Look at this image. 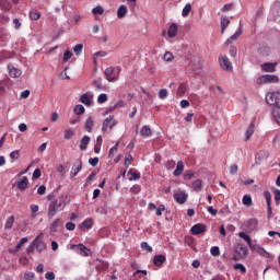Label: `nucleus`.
I'll use <instances>...</instances> for the list:
<instances>
[{
  "mask_svg": "<svg viewBox=\"0 0 280 280\" xmlns=\"http://www.w3.org/2000/svg\"><path fill=\"white\" fill-rule=\"evenodd\" d=\"M266 102L269 106L280 108V92H270L266 95Z\"/></svg>",
  "mask_w": 280,
  "mask_h": 280,
  "instance_id": "obj_1",
  "label": "nucleus"
},
{
  "mask_svg": "<svg viewBox=\"0 0 280 280\" xmlns=\"http://www.w3.org/2000/svg\"><path fill=\"white\" fill-rule=\"evenodd\" d=\"M189 67L192 73H200L202 71V61L198 55L191 57Z\"/></svg>",
  "mask_w": 280,
  "mask_h": 280,
  "instance_id": "obj_2",
  "label": "nucleus"
},
{
  "mask_svg": "<svg viewBox=\"0 0 280 280\" xmlns=\"http://www.w3.org/2000/svg\"><path fill=\"white\" fill-rule=\"evenodd\" d=\"M33 246H35L37 253H43V250L47 248V244L45 243V241H43V233L34 238Z\"/></svg>",
  "mask_w": 280,
  "mask_h": 280,
  "instance_id": "obj_3",
  "label": "nucleus"
},
{
  "mask_svg": "<svg viewBox=\"0 0 280 280\" xmlns=\"http://www.w3.org/2000/svg\"><path fill=\"white\" fill-rule=\"evenodd\" d=\"M71 250H74L78 255H82L83 257H89L91 255V249L86 248L83 244L71 245Z\"/></svg>",
  "mask_w": 280,
  "mask_h": 280,
  "instance_id": "obj_4",
  "label": "nucleus"
},
{
  "mask_svg": "<svg viewBox=\"0 0 280 280\" xmlns=\"http://www.w3.org/2000/svg\"><path fill=\"white\" fill-rule=\"evenodd\" d=\"M275 82H279V78L273 74H265L257 80V84H272Z\"/></svg>",
  "mask_w": 280,
  "mask_h": 280,
  "instance_id": "obj_5",
  "label": "nucleus"
},
{
  "mask_svg": "<svg viewBox=\"0 0 280 280\" xmlns=\"http://www.w3.org/2000/svg\"><path fill=\"white\" fill-rule=\"evenodd\" d=\"M60 207H62V202H58V200L51 201L48 207V218H54V215L58 213Z\"/></svg>",
  "mask_w": 280,
  "mask_h": 280,
  "instance_id": "obj_6",
  "label": "nucleus"
},
{
  "mask_svg": "<svg viewBox=\"0 0 280 280\" xmlns=\"http://www.w3.org/2000/svg\"><path fill=\"white\" fill-rule=\"evenodd\" d=\"M258 224L259 222L257 221V219H249L243 224V229L244 231H246V233H253V231L257 229Z\"/></svg>",
  "mask_w": 280,
  "mask_h": 280,
  "instance_id": "obj_7",
  "label": "nucleus"
},
{
  "mask_svg": "<svg viewBox=\"0 0 280 280\" xmlns=\"http://www.w3.org/2000/svg\"><path fill=\"white\" fill-rule=\"evenodd\" d=\"M220 67L224 71H233V63H231V60L226 56H222L219 58Z\"/></svg>",
  "mask_w": 280,
  "mask_h": 280,
  "instance_id": "obj_8",
  "label": "nucleus"
},
{
  "mask_svg": "<svg viewBox=\"0 0 280 280\" xmlns=\"http://www.w3.org/2000/svg\"><path fill=\"white\" fill-rule=\"evenodd\" d=\"M80 172H82V159H78L70 172V178H75V176H78V174H80Z\"/></svg>",
  "mask_w": 280,
  "mask_h": 280,
  "instance_id": "obj_9",
  "label": "nucleus"
},
{
  "mask_svg": "<svg viewBox=\"0 0 280 280\" xmlns=\"http://www.w3.org/2000/svg\"><path fill=\"white\" fill-rule=\"evenodd\" d=\"M173 197L178 205H185L187 202L188 195L185 192V190H178L174 192Z\"/></svg>",
  "mask_w": 280,
  "mask_h": 280,
  "instance_id": "obj_10",
  "label": "nucleus"
},
{
  "mask_svg": "<svg viewBox=\"0 0 280 280\" xmlns=\"http://www.w3.org/2000/svg\"><path fill=\"white\" fill-rule=\"evenodd\" d=\"M264 197L267 200V215H268V218H271V215H272V195H270V191L265 190Z\"/></svg>",
  "mask_w": 280,
  "mask_h": 280,
  "instance_id": "obj_11",
  "label": "nucleus"
},
{
  "mask_svg": "<svg viewBox=\"0 0 280 280\" xmlns=\"http://www.w3.org/2000/svg\"><path fill=\"white\" fill-rule=\"evenodd\" d=\"M191 234L192 235H200V233H206L207 232V225L202 223H197L191 228Z\"/></svg>",
  "mask_w": 280,
  "mask_h": 280,
  "instance_id": "obj_12",
  "label": "nucleus"
},
{
  "mask_svg": "<svg viewBox=\"0 0 280 280\" xmlns=\"http://www.w3.org/2000/svg\"><path fill=\"white\" fill-rule=\"evenodd\" d=\"M261 70L266 73H275L277 71V63L265 62L261 65Z\"/></svg>",
  "mask_w": 280,
  "mask_h": 280,
  "instance_id": "obj_13",
  "label": "nucleus"
},
{
  "mask_svg": "<svg viewBox=\"0 0 280 280\" xmlns=\"http://www.w3.org/2000/svg\"><path fill=\"white\" fill-rule=\"evenodd\" d=\"M8 69H9V75H10V78H21V74L23 73V72L21 71V69L14 68V66H12V65H9V66H8Z\"/></svg>",
  "mask_w": 280,
  "mask_h": 280,
  "instance_id": "obj_14",
  "label": "nucleus"
},
{
  "mask_svg": "<svg viewBox=\"0 0 280 280\" xmlns=\"http://www.w3.org/2000/svg\"><path fill=\"white\" fill-rule=\"evenodd\" d=\"M113 121V116H108L104 121H103V125H102V132H106V130H108V127H109V130H113V127L115 126V122L114 124H110Z\"/></svg>",
  "mask_w": 280,
  "mask_h": 280,
  "instance_id": "obj_15",
  "label": "nucleus"
},
{
  "mask_svg": "<svg viewBox=\"0 0 280 280\" xmlns=\"http://www.w3.org/2000/svg\"><path fill=\"white\" fill-rule=\"evenodd\" d=\"M235 253H237V255H240V257H246V255H248V247L244 246L242 244H238L235 247Z\"/></svg>",
  "mask_w": 280,
  "mask_h": 280,
  "instance_id": "obj_16",
  "label": "nucleus"
},
{
  "mask_svg": "<svg viewBox=\"0 0 280 280\" xmlns=\"http://www.w3.org/2000/svg\"><path fill=\"white\" fill-rule=\"evenodd\" d=\"M27 185H30V179H27L26 176H23L19 182H18V189L21 191H25L27 189Z\"/></svg>",
  "mask_w": 280,
  "mask_h": 280,
  "instance_id": "obj_17",
  "label": "nucleus"
},
{
  "mask_svg": "<svg viewBox=\"0 0 280 280\" xmlns=\"http://www.w3.org/2000/svg\"><path fill=\"white\" fill-rule=\"evenodd\" d=\"M94 126H95V119H93V117L89 116L88 119L85 120V125H84L86 132H93Z\"/></svg>",
  "mask_w": 280,
  "mask_h": 280,
  "instance_id": "obj_18",
  "label": "nucleus"
},
{
  "mask_svg": "<svg viewBox=\"0 0 280 280\" xmlns=\"http://www.w3.org/2000/svg\"><path fill=\"white\" fill-rule=\"evenodd\" d=\"M243 31H242V23L240 24V27L236 30L235 34H233L228 40H226V45H231V43L233 40H236L237 38H240V36H242Z\"/></svg>",
  "mask_w": 280,
  "mask_h": 280,
  "instance_id": "obj_19",
  "label": "nucleus"
},
{
  "mask_svg": "<svg viewBox=\"0 0 280 280\" xmlns=\"http://www.w3.org/2000/svg\"><path fill=\"white\" fill-rule=\"evenodd\" d=\"M166 258L165 255H155L153 258L154 266L161 267L163 264H165Z\"/></svg>",
  "mask_w": 280,
  "mask_h": 280,
  "instance_id": "obj_20",
  "label": "nucleus"
},
{
  "mask_svg": "<svg viewBox=\"0 0 280 280\" xmlns=\"http://www.w3.org/2000/svg\"><path fill=\"white\" fill-rule=\"evenodd\" d=\"M177 34H178V26L175 23H173L168 28L167 36L168 38H174Z\"/></svg>",
  "mask_w": 280,
  "mask_h": 280,
  "instance_id": "obj_21",
  "label": "nucleus"
},
{
  "mask_svg": "<svg viewBox=\"0 0 280 280\" xmlns=\"http://www.w3.org/2000/svg\"><path fill=\"white\" fill-rule=\"evenodd\" d=\"M89 143H91V137L84 136L80 142V150H86V148H89Z\"/></svg>",
  "mask_w": 280,
  "mask_h": 280,
  "instance_id": "obj_22",
  "label": "nucleus"
},
{
  "mask_svg": "<svg viewBox=\"0 0 280 280\" xmlns=\"http://www.w3.org/2000/svg\"><path fill=\"white\" fill-rule=\"evenodd\" d=\"M141 137H152V129L150 126L144 125L140 130Z\"/></svg>",
  "mask_w": 280,
  "mask_h": 280,
  "instance_id": "obj_23",
  "label": "nucleus"
},
{
  "mask_svg": "<svg viewBox=\"0 0 280 280\" xmlns=\"http://www.w3.org/2000/svg\"><path fill=\"white\" fill-rule=\"evenodd\" d=\"M253 135H255V124L252 122L245 132V141H248Z\"/></svg>",
  "mask_w": 280,
  "mask_h": 280,
  "instance_id": "obj_24",
  "label": "nucleus"
},
{
  "mask_svg": "<svg viewBox=\"0 0 280 280\" xmlns=\"http://www.w3.org/2000/svg\"><path fill=\"white\" fill-rule=\"evenodd\" d=\"M183 170H185V164H183V161L177 162L176 170L173 172L174 176H180L183 174Z\"/></svg>",
  "mask_w": 280,
  "mask_h": 280,
  "instance_id": "obj_25",
  "label": "nucleus"
},
{
  "mask_svg": "<svg viewBox=\"0 0 280 280\" xmlns=\"http://www.w3.org/2000/svg\"><path fill=\"white\" fill-rule=\"evenodd\" d=\"M128 14V8L126 5H120L117 10L118 19H124Z\"/></svg>",
  "mask_w": 280,
  "mask_h": 280,
  "instance_id": "obj_26",
  "label": "nucleus"
},
{
  "mask_svg": "<svg viewBox=\"0 0 280 280\" xmlns=\"http://www.w3.org/2000/svg\"><path fill=\"white\" fill-rule=\"evenodd\" d=\"M231 23V21H229L226 19V15H222L221 18V34H224L226 27H229V24Z\"/></svg>",
  "mask_w": 280,
  "mask_h": 280,
  "instance_id": "obj_27",
  "label": "nucleus"
},
{
  "mask_svg": "<svg viewBox=\"0 0 280 280\" xmlns=\"http://www.w3.org/2000/svg\"><path fill=\"white\" fill-rule=\"evenodd\" d=\"M62 225V221L60 219H56L51 224V231L52 233H58V229Z\"/></svg>",
  "mask_w": 280,
  "mask_h": 280,
  "instance_id": "obj_28",
  "label": "nucleus"
},
{
  "mask_svg": "<svg viewBox=\"0 0 280 280\" xmlns=\"http://www.w3.org/2000/svg\"><path fill=\"white\" fill-rule=\"evenodd\" d=\"M12 226H14V215H11L7 219L4 229H7V231H10L12 230Z\"/></svg>",
  "mask_w": 280,
  "mask_h": 280,
  "instance_id": "obj_29",
  "label": "nucleus"
},
{
  "mask_svg": "<svg viewBox=\"0 0 280 280\" xmlns=\"http://www.w3.org/2000/svg\"><path fill=\"white\" fill-rule=\"evenodd\" d=\"M80 102L85 106H91V97H89L88 93L81 95Z\"/></svg>",
  "mask_w": 280,
  "mask_h": 280,
  "instance_id": "obj_30",
  "label": "nucleus"
},
{
  "mask_svg": "<svg viewBox=\"0 0 280 280\" xmlns=\"http://www.w3.org/2000/svg\"><path fill=\"white\" fill-rule=\"evenodd\" d=\"M192 189L194 191H202V180L196 179L192 182Z\"/></svg>",
  "mask_w": 280,
  "mask_h": 280,
  "instance_id": "obj_31",
  "label": "nucleus"
},
{
  "mask_svg": "<svg viewBox=\"0 0 280 280\" xmlns=\"http://www.w3.org/2000/svg\"><path fill=\"white\" fill-rule=\"evenodd\" d=\"M107 56V52L104 50L96 51L93 56L94 65H97V58H105Z\"/></svg>",
  "mask_w": 280,
  "mask_h": 280,
  "instance_id": "obj_32",
  "label": "nucleus"
},
{
  "mask_svg": "<svg viewBox=\"0 0 280 280\" xmlns=\"http://www.w3.org/2000/svg\"><path fill=\"white\" fill-rule=\"evenodd\" d=\"M272 117L276 121V124H278V126H280V108H275L272 109Z\"/></svg>",
  "mask_w": 280,
  "mask_h": 280,
  "instance_id": "obj_33",
  "label": "nucleus"
},
{
  "mask_svg": "<svg viewBox=\"0 0 280 280\" xmlns=\"http://www.w3.org/2000/svg\"><path fill=\"white\" fill-rule=\"evenodd\" d=\"M128 174L131 175V177L129 178V180H139V178H141V174L138 172H135V170H129Z\"/></svg>",
  "mask_w": 280,
  "mask_h": 280,
  "instance_id": "obj_34",
  "label": "nucleus"
},
{
  "mask_svg": "<svg viewBox=\"0 0 280 280\" xmlns=\"http://www.w3.org/2000/svg\"><path fill=\"white\" fill-rule=\"evenodd\" d=\"M189 12H191V4L187 3L182 11V16L186 19V16H189Z\"/></svg>",
  "mask_w": 280,
  "mask_h": 280,
  "instance_id": "obj_35",
  "label": "nucleus"
},
{
  "mask_svg": "<svg viewBox=\"0 0 280 280\" xmlns=\"http://www.w3.org/2000/svg\"><path fill=\"white\" fill-rule=\"evenodd\" d=\"M257 253L260 255V257H266V259H270L272 257V255L266 252L264 247H260Z\"/></svg>",
  "mask_w": 280,
  "mask_h": 280,
  "instance_id": "obj_36",
  "label": "nucleus"
},
{
  "mask_svg": "<svg viewBox=\"0 0 280 280\" xmlns=\"http://www.w3.org/2000/svg\"><path fill=\"white\" fill-rule=\"evenodd\" d=\"M243 205H245V207H250V205H253V198L250 195L243 196Z\"/></svg>",
  "mask_w": 280,
  "mask_h": 280,
  "instance_id": "obj_37",
  "label": "nucleus"
},
{
  "mask_svg": "<svg viewBox=\"0 0 280 280\" xmlns=\"http://www.w3.org/2000/svg\"><path fill=\"white\" fill-rule=\"evenodd\" d=\"M30 19H32V21H38V19H40V12L36 10L31 11Z\"/></svg>",
  "mask_w": 280,
  "mask_h": 280,
  "instance_id": "obj_38",
  "label": "nucleus"
},
{
  "mask_svg": "<svg viewBox=\"0 0 280 280\" xmlns=\"http://www.w3.org/2000/svg\"><path fill=\"white\" fill-rule=\"evenodd\" d=\"M185 93H187V88L185 86V84H180L177 89L178 97H183V95H185Z\"/></svg>",
  "mask_w": 280,
  "mask_h": 280,
  "instance_id": "obj_39",
  "label": "nucleus"
},
{
  "mask_svg": "<svg viewBox=\"0 0 280 280\" xmlns=\"http://www.w3.org/2000/svg\"><path fill=\"white\" fill-rule=\"evenodd\" d=\"M28 238L27 237H23L21 238V241L18 243V245L15 246L14 253H16V250H20V248H23L24 244H27Z\"/></svg>",
  "mask_w": 280,
  "mask_h": 280,
  "instance_id": "obj_40",
  "label": "nucleus"
},
{
  "mask_svg": "<svg viewBox=\"0 0 280 280\" xmlns=\"http://www.w3.org/2000/svg\"><path fill=\"white\" fill-rule=\"evenodd\" d=\"M81 226H84L85 229H92L93 228V219H85Z\"/></svg>",
  "mask_w": 280,
  "mask_h": 280,
  "instance_id": "obj_41",
  "label": "nucleus"
},
{
  "mask_svg": "<svg viewBox=\"0 0 280 280\" xmlns=\"http://www.w3.org/2000/svg\"><path fill=\"white\" fill-rule=\"evenodd\" d=\"M0 7L3 10H10V8H12V4H10L8 0H0Z\"/></svg>",
  "mask_w": 280,
  "mask_h": 280,
  "instance_id": "obj_42",
  "label": "nucleus"
},
{
  "mask_svg": "<svg viewBox=\"0 0 280 280\" xmlns=\"http://www.w3.org/2000/svg\"><path fill=\"white\" fill-rule=\"evenodd\" d=\"M238 237H241L242 240H245V242L248 244V246H250V242H252L250 236H248L244 232H240Z\"/></svg>",
  "mask_w": 280,
  "mask_h": 280,
  "instance_id": "obj_43",
  "label": "nucleus"
},
{
  "mask_svg": "<svg viewBox=\"0 0 280 280\" xmlns=\"http://www.w3.org/2000/svg\"><path fill=\"white\" fill-rule=\"evenodd\" d=\"M163 60H165V62H172V60H174V55L170 51H166L163 56Z\"/></svg>",
  "mask_w": 280,
  "mask_h": 280,
  "instance_id": "obj_44",
  "label": "nucleus"
},
{
  "mask_svg": "<svg viewBox=\"0 0 280 280\" xmlns=\"http://www.w3.org/2000/svg\"><path fill=\"white\" fill-rule=\"evenodd\" d=\"M75 135V131H73V129H67L66 131H65V135H63V137H65V139H72V137Z\"/></svg>",
  "mask_w": 280,
  "mask_h": 280,
  "instance_id": "obj_45",
  "label": "nucleus"
},
{
  "mask_svg": "<svg viewBox=\"0 0 280 280\" xmlns=\"http://www.w3.org/2000/svg\"><path fill=\"white\" fill-rule=\"evenodd\" d=\"M82 49H84V45L82 44H78L73 47V51L74 54H77V56H80V54H82Z\"/></svg>",
  "mask_w": 280,
  "mask_h": 280,
  "instance_id": "obj_46",
  "label": "nucleus"
},
{
  "mask_svg": "<svg viewBox=\"0 0 280 280\" xmlns=\"http://www.w3.org/2000/svg\"><path fill=\"white\" fill-rule=\"evenodd\" d=\"M97 102L98 104H106V102H108V96L106 94H101L97 97Z\"/></svg>",
  "mask_w": 280,
  "mask_h": 280,
  "instance_id": "obj_47",
  "label": "nucleus"
},
{
  "mask_svg": "<svg viewBox=\"0 0 280 280\" xmlns=\"http://www.w3.org/2000/svg\"><path fill=\"white\" fill-rule=\"evenodd\" d=\"M84 105H75L74 113L75 115H82L84 113Z\"/></svg>",
  "mask_w": 280,
  "mask_h": 280,
  "instance_id": "obj_48",
  "label": "nucleus"
},
{
  "mask_svg": "<svg viewBox=\"0 0 280 280\" xmlns=\"http://www.w3.org/2000/svg\"><path fill=\"white\" fill-rule=\"evenodd\" d=\"M210 253H211L212 257H219V255H220V247H218V246L211 247Z\"/></svg>",
  "mask_w": 280,
  "mask_h": 280,
  "instance_id": "obj_49",
  "label": "nucleus"
},
{
  "mask_svg": "<svg viewBox=\"0 0 280 280\" xmlns=\"http://www.w3.org/2000/svg\"><path fill=\"white\" fill-rule=\"evenodd\" d=\"M92 13L102 15L104 14V8H102V5H97L92 10Z\"/></svg>",
  "mask_w": 280,
  "mask_h": 280,
  "instance_id": "obj_50",
  "label": "nucleus"
},
{
  "mask_svg": "<svg viewBox=\"0 0 280 280\" xmlns=\"http://www.w3.org/2000/svg\"><path fill=\"white\" fill-rule=\"evenodd\" d=\"M118 148H119V142H116V144L114 147H112L109 150V156H115Z\"/></svg>",
  "mask_w": 280,
  "mask_h": 280,
  "instance_id": "obj_51",
  "label": "nucleus"
},
{
  "mask_svg": "<svg viewBox=\"0 0 280 280\" xmlns=\"http://www.w3.org/2000/svg\"><path fill=\"white\" fill-rule=\"evenodd\" d=\"M71 56H73V54H71V50H67L63 54V62H69V60H71Z\"/></svg>",
  "mask_w": 280,
  "mask_h": 280,
  "instance_id": "obj_52",
  "label": "nucleus"
},
{
  "mask_svg": "<svg viewBox=\"0 0 280 280\" xmlns=\"http://www.w3.org/2000/svg\"><path fill=\"white\" fill-rule=\"evenodd\" d=\"M90 165H92V167H97V163H100V158H91L89 160Z\"/></svg>",
  "mask_w": 280,
  "mask_h": 280,
  "instance_id": "obj_53",
  "label": "nucleus"
},
{
  "mask_svg": "<svg viewBox=\"0 0 280 280\" xmlns=\"http://www.w3.org/2000/svg\"><path fill=\"white\" fill-rule=\"evenodd\" d=\"M237 170H238L237 164H232V165L230 166V174H231L232 176H235V174H237Z\"/></svg>",
  "mask_w": 280,
  "mask_h": 280,
  "instance_id": "obj_54",
  "label": "nucleus"
},
{
  "mask_svg": "<svg viewBox=\"0 0 280 280\" xmlns=\"http://www.w3.org/2000/svg\"><path fill=\"white\" fill-rule=\"evenodd\" d=\"M141 248H143V250H148V253H152V246H150L148 242H142Z\"/></svg>",
  "mask_w": 280,
  "mask_h": 280,
  "instance_id": "obj_55",
  "label": "nucleus"
},
{
  "mask_svg": "<svg viewBox=\"0 0 280 280\" xmlns=\"http://www.w3.org/2000/svg\"><path fill=\"white\" fill-rule=\"evenodd\" d=\"M113 73H115V68L108 67V68L105 69V75H106V78H110V75H112Z\"/></svg>",
  "mask_w": 280,
  "mask_h": 280,
  "instance_id": "obj_56",
  "label": "nucleus"
},
{
  "mask_svg": "<svg viewBox=\"0 0 280 280\" xmlns=\"http://www.w3.org/2000/svg\"><path fill=\"white\" fill-rule=\"evenodd\" d=\"M159 97L160 100H165L167 97V90L165 89L160 90Z\"/></svg>",
  "mask_w": 280,
  "mask_h": 280,
  "instance_id": "obj_57",
  "label": "nucleus"
},
{
  "mask_svg": "<svg viewBox=\"0 0 280 280\" xmlns=\"http://www.w3.org/2000/svg\"><path fill=\"white\" fill-rule=\"evenodd\" d=\"M234 270H241V272H246V267L242 264L234 265Z\"/></svg>",
  "mask_w": 280,
  "mask_h": 280,
  "instance_id": "obj_58",
  "label": "nucleus"
},
{
  "mask_svg": "<svg viewBox=\"0 0 280 280\" xmlns=\"http://www.w3.org/2000/svg\"><path fill=\"white\" fill-rule=\"evenodd\" d=\"M45 279H47V280H54V279H56V275H55L52 271H48V272H46V275H45Z\"/></svg>",
  "mask_w": 280,
  "mask_h": 280,
  "instance_id": "obj_59",
  "label": "nucleus"
},
{
  "mask_svg": "<svg viewBox=\"0 0 280 280\" xmlns=\"http://www.w3.org/2000/svg\"><path fill=\"white\" fill-rule=\"evenodd\" d=\"M130 163H132V156L129 154L125 158V167H129Z\"/></svg>",
  "mask_w": 280,
  "mask_h": 280,
  "instance_id": "obj_60",
  "label": "nucleus"
},
{
  "mask_svg": "<svg viewBox=\"0 0 280 280\" xmlns=\"http://www.w3.org/2000/svg\"><path fill=\"white\" fill-rule=\"evenodd\" d=\"M66 229H67V231H75V223H73V222H68V223L66 224Z\"/></svg>",
  "mask_w": 280,
  "mask_h": 280,
  "instance_id": "obj_61",
  "label": "nucleus"
},
{
  "mask_svg": "<svg viewBox=\"0 0 280 280\" xmlns=\"http://www.w3.org/2000/svg\"><path fill=\"white\" fill-rule=\"evenodd\" d=\"M174 167H176V162L172 160L166 162V168L174 170Z\"/></svg>",
  "mask_w": 280,
  "mask_h": 280,
  "instance_id": "obj_62",
  "label": "nucleus"
},
{
  "mask_svg": "<svg viewBox=\"0 0 280 280\" xmlns=\"http://www.w3.org/2000/svg\"><path fill=\"white\" fill-rule=\"evenodd\" d=\"M19 156H20L19 150L12 151V152L10 153V159L19 160Z\"/></svg>",
  "mask_w": 280,
  "mask_h": 280,
  "instance_id": "obj_63",
  "label": "nucleus"
},
{
  "mask_svg": "<svg viewBox=\"0 0 280 280\" xmlns=\"http://www.w3.org/2000/svg\"><path fill=\"white\" fill-rule=\"evenodd\" d=\"M272 191L275 194V200H280V190L277 188H273Z\"/></svg>",
  "mask_w": 280,
  "mask_h": 280,
  "instance_id": "obj_64",
  "label": "nucleus"
}]
</instances>
